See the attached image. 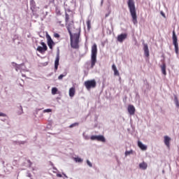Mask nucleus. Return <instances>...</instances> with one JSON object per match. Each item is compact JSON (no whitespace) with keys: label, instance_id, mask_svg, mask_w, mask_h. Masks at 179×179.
<instances>
[{"label":"nucleus","instance_id":"1","mask_svg":"<svg viewBox=\"0 0 179 179\" xmlns=\"http://www.w3.org/2000/svg\"><path fill=\"white\" fill-rule=\"evenodd\" d=\"M66 27L70 34L71 45L72 48L77 50L79 48V38L80 37V33L74 34L72 35V27H73V20L66 22Z\"/></svg>","mask_w":179,"mask_h":179},{"label":"nucleus","instance_id":"2","mask_svg":"<svg viewBox=\"0 0 179 179\" xmlns=\"http://www.w3.org/2000/svg\"><path fill=\"white\" fill-rule=\"evenodd\" d=\"M127 5L129 9L131 16L132 17V22L134 24H138V16L136 15V8H135V1L134 0H128Z\"/></svg>","mask_w":179,"mask_h":179},{"label":"nucleus","instance_id":"3","mask_svg":"<svg viewBox=\"0 0 179 179\" xmlns=\"http://www.w3.org/2000/svg\"><path fill=\"white\" fill-rule=\"evenodd\" d=\"M96 62H97V45L94 43L91 50V69L94 68Z\"/></svg>","mask_w":179,"mask_h":179},{"label":"nucleus","instance_id":"4","mask_svg":"<svg viewBox=\"0 0 179 179\" xmlns=\"http://www.w3.org/2000/svg\"><path fill=\"white\" fill-rule=\"evenodd\" d=\"M172 40H173V44L175 47V52L176 55H178V53H179L178 39L177 38V35H176V31L174 30L173 31Z\"/></svg>","mask_w":179,"mask_h":179},{"label":"nucleus","instance_id":"5","mask_svg":"<svg viewBox=\"0 0 179 179\" xmlns=\"http://www.w3.org/2000/svg\"><path fill=\"white\" fill-rule=\"evenodd\" d=\"M84 85L87 90L94 89V87L96 86V80H87L84 83Z\"/></svg>","mask_w":179,"mask_h":179},{"label":"nucleus","instance_id":"6","mask_svg":"<svg viewBox=\"0 0 179 179\" xmlns=\"http://www.w3.org/2000/svg\"><path fill=\"white\" fill-rule=\"evenodd\" d=\"M41 45H42V47L38 46V48L36 49L37 51H38V52H41V54L45 52V51H47V50H48V48L47 47V45L45 44V43L41 42Z\"/></svg>","mask_w":179,"mask_h":179},{"label":"nucleus","instance_id":"7","mask_svg":"<svg viewBox=\"0 0 179 179\" xmlns=\"http://www.w3.org/2000/svg\"><path fill=\"white\" fill-rule=\"evenodd\" d=\"M30 9L34 15V16H36V15H37V10L36 7V2L34 1V0H31L30 1Z\"/></svg>","mask_w":179,"mask_h":179},{"label":"nucleus","instance_id":"8","mask_svg":"<svg viewBox=\"0 0 179 179\" xmlns=\"http://www.w3.org/2000/svg\"><path fill=\"white\" fill-rule=\"evenodd\" d=\"M127 37H128V34H122L120 35H118L117 41H119V43H122L124 40L127 38Z\"/></svg>","mask_w":179,"mask_h":179},{"label":"nucleus","instance_id":"9","mask_svg":"<svg viewBox=\"0 0 179 179\" xmlns=\"http://www.w3.org/2000/svg\"><path fill=\"white\" fill-rule=\"evenodd\" d=\"M128 113L130 114V115H135V106H134L133 105H129L128 108Z\"/></svg>","mask_w":179,"mask_h":179},{"label":"nucleus","instance_id":"10","mask_svg":"<svg viewBox=\"0 0 179 179\" xmlns=\"http://www.w3.org/2000/svg\"><path fill=\"white\" fill-rule=\"evenodd\" d=\"M55 43H54V41L51 38V36H48V45L50 50H52V46L55 45Z\"/></svg>","mask_w":179,"mask_h":179},{"label":"nucleus","instance_id":"11","mask_svg":"<svg viewBox=\"0 0 179 179\" xmlns=\"http://www.w3.org/2000/svg\"><path fill=\"white\" fill-rule=\"evenodd\" d=\"M59 65V55H57L55 61V71H58V66Z\"/></svg>","mask_w":179,"mask_h":179},{"label":"nucleus","instance_id":"12","mask_svg":"<svg viewBox=\"0 0 179 179\" xmlns=\"http://www.w3.org/2000/svg\"><path fill=\"white\" fill-rule=\"evenodd\" d=\"M164 143L166 146H167L168 148H170V141H171V138L169 137V136H165L164 137Z\"/></svg>","mask_w":179,"mask_h":179},{"label":"nucleus","instance_id":"13","mask_svg":"<svg viewBox=\"0 0 179 179\" xmlns=\"http://www.w3.org/2000/svg\"><path fill=\"white\" fill-rule=\"evenodd\" d=\"M75 93H76V90L75 89V87L69 89V94L70 97H73V96H75Z\"/></svg>","mask_w":179,"mask_h":179},{"label":"nucleus","instance_id":"14","mask_svg":"<svg viewBox=\"0 0 179 179\" xmlns=\"http://www.w3.org/2000/svg\"><path fill=\"white\" fill-rule=\"evenodd\" d=\"M112 69L114 71L115 76H120V71L117 69L115 64L112 65Z\"/></svg>","mask_w":179,"mask_h":179},{"label":"nucleus","instance_id":"15","mask_svg":"<svg viewBox=\"0 0 179 179\" xmlns=\"http://www.w3.org/2000/svg\"><path fill=\"white\" fill-rule=\"evenodd\" d=\"M143 50L145 57H149V47L148 46V44H144Z\"/></svg>","mask_w":179,"mask_h":179},{"label":"nucleus","instance_id":"16","mask_svg":"<svg viewBox=\"0 0 179 179\" xmlns=\"http://www.w3.org/2000/svg\"><path fill=\"white\" fill-rule=\"evenodd\" d=\"M139 168L141 169V170H146V169H148V164L143 162L142 163L139 164Z\"/></svg>","mask_w":179,"mask_h":179},{"label":"nucleus","instance_id":"17","mask_svg":"<svg viewBox=\"0 0 179 179\" xmlns=\"http://www.w3.org/2000/svg\"><path fill=\"white\" fill-rule=\"evenodd\" d=\"M138 148H140V149H141V150H146V149H148V147H146V145H143V143H142V142H141V141L138 142Z\"/></svg>","mask_w":179,"mask_h":179},{"label":"nucleus","instance_id":"18","mask_svg":"<svg viewBox=\"0 0 179 179\" xmlns=\"http://www.w3.org/2000/svg\"><path fill=\"white\" fill-rule=\"evenodd\" d=\"M166 64L164 63L162 64V65L161 66V69H162V73L164 76L167 75V72L166 71Z\"/></svg>","mask_w":179,"mask_h":179},{"label":"nucleus","instance_id":"19","mask_svg":"<svg viewBox=\"0 0 179 179\" xmlns=\"http://www.w3.org/2000/svg\"><path fill=\"white\" fill-rule=\"evenodd\" d=\"M73 20L71 19V17L69 15L68 13H65V23H68Z\"/></svg>","mask_w":179,"mask_h":179},{"label":"nucleus","instance_id":"20","mask_svg":"<svg viewBox=\"0 0 179 179\" xmlns=\"http://www.w3.org/2000/svg\"><path fill=\"white\" fill-rule=\"evenodd\" d=\"M96 141L99 142H106V138L103 136H98Z\"/></svg>","mask_w":179,"mask_h":179},{"label":"nucleus","instance_id":"21","mask_svg":"<svg viewBox=\"0 0 179 179\" xmlns=\"http://www.w3.org/2000/svg\"><path fill=\"white\" fill-rule=\"evenodd\" d=\"M91 21L90 20H88L87 21V30H90V29H92V24H91Z\"/></svg>","mask_w":179,"mask_h":179},{"label":"nucleus","instance_id":"22","mask_svg":"<svg viewBox=\"0 0 179 179\" xmlns=\"http://www.w3.org/2000/svg\"><path fill=\"white\" fill-rule=\"evenodd\" d=\"M74 160L76 162V163H82V162H83V159L80 157H76L74 158Z\"/></svg>","mask_w":179,"mask_h":179},{"label":"nucleus","instance_id":"23","mask_svg":"<svg viewBox=\"0 0 179 179\" xmlns=\"http://www.w3.org/2000/svg\"><path fill=\"white\" fill-rule=\"evenodd\" d=\"M56 23H57V24H59V26L64 27V24H62V21L57 19L56 21Z\"/></svg>","mask_w":179,"mask_h":179},{"label":"nucleus","instance_id":"24","mask_svg":"<svg viewBox=\"0 0 179 179\" xmlns=\"http://www.w3.org/2000/svg\"><path fill=\"white\" fill-rule=\"evenodd\" d=\"M57 92H58V89L57 87L52 88V94H57Z\"/></svg>","mask_w":179,"mask_h":179},{"label":"nucleus","instance_id":"25","mask_svg":"<svg viewBox=\"0 0 179 179\" xmlns=\"http://www.w3.org/2000/svg\"><path fill=\"white\" fill-rule=\"evenodd\" d=\"M134 153V150H131L130 151L125 152V156H129V155H132Z\"/></svg>","mask_w":179,"mask_h":179},{"label":"nucleus","instance_id":"26","mask_svg":"<svg viewBox=\"0 0 179 179\" xmlns=\"http://www.w3.org/2000/svg\"><path fill=\"white\" fill-rule=\"evenodd\" d=\"M79 125V123L76 122V123H73L69 126V128H73L74 127H78Z\"/></svg>","mask_w":179,"mask_h":179},{"label":"nucleus","instance_id":"27","mask_svg":"<svg viewBox=\"0 0 179 179\" xmlns=\"http://www.w3.org/2000/svg\"><path fill=\"white\" fill-rule=\"evenodd\" d=\"M20 110L17 112L18 115L23 114V108L22 107V106H20Z\"/></svg>","mask_w":179,"mask_h":179},{"label":"nucleus","instance_id":"28","mask_svg":"<svg viewBox=\"0 0 179 179\" xmlns=\"http://www.w3.org/2000/svg\"><path fill=\"white\" fill-rule=\"evenodd\" d=\"M98 136H92L90 137L91 141H97Z\"/></svg>","mask_w":179,"mask_h":179},{"label":"nucleus","instance_id":"29","mask_svg":"<svg viewBox=\"0 0 179 179\" xmlns=\"http://www.w3.org/2000/svg\"><path fill=\"white\" fill-rule=\"evenodd\" d=\"M175 103H176V107H179L178 99H177V97H175Z\"/></svg>","mask_w":179,"mask_h":179},{"label":"nucleus","instance_id":"30","mask_svg":"<svg viewBox=\"0 0 179 179\" xmlns=\"http://www.w3.org/2000/svg\"><path fill=\"white\" fill-rule=\"evenodd\" d=\"M65 75L64 74H61L60 76H59L58 79L59 80H61L62 79H63L64 78Z\"/></svg>","mask_w":179,"mask_h":179},{"label":"nucleus","instance_id":"31","mask_svg":"<svg viewBox=\"0 0 179 179\" xmlns=\"http://www.w3.org/2000/svg\"><path fill=\"white\" fill-rule=\"evenodd\" d=\"M51 111H52V110L51 109H45L43 110V113H51Z\"/></svg>","mask_w":179,"mask_h":179},{"label":"nucleus","instance_id":"32","mask_svg":"<svg viewBox=\"0 0 179 179\" xmlns=\"http://www.w3.org/2000/svg\"><path fill=\"white\" fill-rule=\"evenodd\" d=\"M87 164H88V166H89L90 167H92V162H90V161H89V160L87 161Z\"/></svg>","mask_w":179,"mask_h":179},{"label":"nucleus","instance_id":"33","mask_svg":"<svg viewBox=\"0 0 179 179\" xmlns=\"http://www.w3.org/2000/svg\"><path fill=\"white\" fill-rule=\"evenodd\" d=\"M54 37H55V38H59V34L55 33V34H54Z\"/></svg>","mask_w":179,"mask_h":179},{"label":"nucleus","instance_id":"34","mask_svg":"<svg viewBox=\"0 0 179 179\" xmlns=\"http://www.w3.org/2000/svg\"><path fill=\"white\" fill-rule=\"evenodd\" d=\"M26 143V141H18V145H24Z\"/></svg>","mask_w":179,"mask_h":179},{"label":"nucleus","instance_id":"35","mask_svg":"<svg viewBox=\"0 0 179 179\" xmlns=\"http://www.w3.org/2000/svg\"><path fill=\"white\" fill-rule=\"evenodd\" d=\"M0 117H6V114L3 113H0Z\"/></svg>","mask_w":179,"mask_h":179},{"label":"nucleus","instance_id":"36","mask_svg":"<svg viewBox=\"0 0 179 179\" xmlns=\"http://www.w3.org/2000/svg\"><path fill=\"white\" fill-rule=\"evenodd\" d=\"M14 143H15V145H19V141H14Z\"/></svg>","mask_w":179,"mask_h":179},{"label":"nucleus","instance_id":"37","mask_svg":"<svg viewBox=\"0 0 179 179\" xmlns=\"http://www.w3.org/2000/svg\"><path fill=\"white\" fill-rule=\"evenodd\" d=\"M27 177H29V178L31 177V173H28Z\"/></svg>","mask_w":179,"mask_h":179},{"label":"nucleus","instance_id":"38","mask_svg":"<svg viewBox=\"0 0 179 179\" xmlns=\"http://www.w3.org/2000/svg\"><path fill=\"white\" fill-rule=\"evenodd\" d=\"M162 16H164V17H166V15H164V13H162Z\"/></svg>","mask_w":179,"mask_h":179},{"label":"nucleus","instance_id":"39","mask_svg":"<svg viewBox=\"0 0 179 179\" xmlns=\"http://www.w3.org/2000/svg\"><path fill=\"white\" fill-rule=\"evenodd\" d=\"M28 162H29V163H31V162H30V160H28Z\"/></svg>","mask_w":179,"mask_h":179},{"label":"nucleus","instance_id":"40","mask_svg":"<svg viewBox=\"0 0 179 179\" xmlns=\"http://www.w3.org/2000/svg\"><path fill=\"white\" fill-rule=\"evenodd\" d=\"M59 177H61V175H59Z\"/></svg>","mask_w":179,"mask_h":179},{"label":"nucleus","instance_id":"41","mask_svg":"<svg viewBox=\"0 0 179 179\" xmlns=\"http://www.w3.org/2000/svg\"><path fill=\"white\" fill-rule=\"evenodd\" d=\"M16 71H17V69H16Z\"/></svg>","mask_w":179,"mask_h":179}]
</instances>
